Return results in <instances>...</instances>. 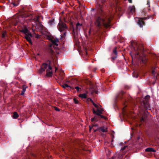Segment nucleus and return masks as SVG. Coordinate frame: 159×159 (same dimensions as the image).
<instances>
[{
  "label": "nucleus",
  "instance_id": "obj_29",
  "mask_svg": "<svg viewBox=\"0 0 159 159\" xmlns=\"http://www.w3.org/2000/svg\"><path fill=\"white\" fill-rule=\"evenodd\" d=\"M88 100H89L90 101L92 102V103H93V101L90 98H89Z\"/></svg>",
  "mask_w": 159,
  "mask_h": 159
},
{
  "label": "nucleus",
  "instance_id": "obj_19",
  "mask_svg": "<svg viewBox=\"0 0 159 159\" xmlns=\"http://www.w3.org/2000/svg\"><path fill=\"white\" fill-rule=\"evenodd\" d=\"M62 87L64 88H66V87H70V86H69L67 84H64L63 85H62Z\"/></svg>",
  "mask_w": 159,
  "mask_h": 159
},
{
  "label": "nucleus",
  "instance_id": "obj_25",
  "mask_svg": "<svg viewBox=\"0 0 159 159\" xmlns=\"http://www.w3.org/2000/svg\"><path fill=\"white\" fill-rule=\"evenodd\" d=\"M95 118H93L91 119V120L92 121H93L94 120H95Z\"/></svg>",
  "mask_w": 159,
  "mask_h": 159
},
{
  "label": "nucleus",
  "instance_id": "obj_10",
  "mask_svg": "<svg viewBox=\"0 0 159 159\" xmlns=\"http://www.w3.org/2000/svg\"><path fill=\"white\" fill-rule=\"evenodd\" d=\"M129 10L132 13H134L135 12V8L134 6H130L129 8Z\"/></svg>",
  "mask_w": 159,
  "mask_h": 159
},
{
  "label": "nucleus",
  "instance_id": "obj_30",
  "mask_svg": "<svg viewBox=\"0 0 159 159\" xmlns=\"http://www.w3.org/2000/svg\"><path fill=\"white\" fill-rule=\"evenodd\" d=\"M95 121H97L98 120H97V118H98L97 116H95L94 117V118H95Z\"/></svg>",
  "mask_w": 159,
  "mask_h": 159
},
{
  "label": "nucleus",
  "instance_id": "obj_35",
  "mask_svg": "<svg viewBox=\"0 0 159 159\" xmlns=\"http://www.w3.org/2000/svg\"><path fill=\"white\" fill-rule=\"evenodd\" d=\"M57 70V68H55V72H56Z\"/></svg>",
  "mask_w": 159,
  "mask_h": 159
},
{
  "label": "nucleus",
  "instance_id": "obj_15",
  "mask_svg": "<svg viewBox=\"0 0 159 159\" xmlns=\"http://www.w3.org/2000/svg\"><path fill=\"white\" fill-rule=\"evenodd\" d=\"M27 88V86H24L23 87V90L21 92V95H24L26 90V89Z\"/></svg>",
  "mask_w": 159,
  "mask_h": 159
},
{
  "label": "nucleus",
  "instance_id": "obj_21",
  "mask_svg": "<svg viewBox=\"0 0 159 159\" xmlns=\"http://www.w3.org/2000/svg\"><path fill=\"white\" fill-rule=\"evenodd\" d=\"M147 5L148 6V7H150V2H149V0H148L147 1Z\"/></svg>",
  "mask_w": 159,
  "mask_h": 159
},
{
  "label": "nucleus",
  "instance_id": "obj_1",
  "mask_svg": "<svg viewBox=\"0 0 159 159\" xmlns=\"http://www.w3.org/2000/svg\"><path fill=\"white\" fill-rule=\"evenodd\" d=\"M45 69H46L47 75L49 77H51L52 75V68L51 66L47 64H43L39 71V73H42Z\"/></svg>",
  "mask_w": 159,
  "mask_h": 159
},
{
  "label": "nucleus",
  "instance_id": "obj_20",
  "mask_svg": "<svg viewBox=\"0 0 159 159\" xmlns=\"http://www.w3.org/2000/svg\"><path fill=\"white\" fill-rule=\"evenodd\" d=\"M74 101L75 104H77L78 103V100L76 98L74 99Z\"/></svg>",
  "mask_w": 159,
  "mask_h": 159
},
{
  "label": "nucleus",
  "instance_id": "obj_13",
  "mask_svg": "<svg viewBox=\"0 0 159 159\" xmlns=\"http://www.w3.org/2000/svg\"><path fill=\"white\" fill-rule=\"evenodd\" d=\"M93 105L97 108V110L98 109L101 110L102 108H100L101 106L99 105V104H95L94 102H93Z\"/></svg>",
  "mask_w": 159,
  "mask_h": 159
},
{
  "label": "nucleus",
  "instance_id": "obj_2",
  "mask_svg": "<svg viewBox=\"0 0 159 159\" xmlns=\"http://www.w3.org/2000/svg\"><path fill=\"white\" fill-rule=\"evenodd\" d=\"M110 20L108 18L105 20L98 17L97 20L96 24L99 27L101 25V24L102 23L106 27H108L110 26Z\"/></svg>",
  "mask_w": 159,
  "mask_h": 159
},
{
  "label": "nucleus",
  "instance_id": "obj_31",
  "mask_svg": "<svg viewBox=\"0 0 159 159\" xmlns=\"http://www.w3.org/2000/svg\"><path fill=\"white\" fill-rule=\"evenodd\" d=\"M128 1L130 3H131L132 2V0H128Z\"/></svg>",
  "mask_w": 159,
  "mask_h": 159
},
{
  "label": "nucleus",
  "instance_id": "obj_33",
  "mask_svg": "<svg viewBox=\"0 0 159 159\" xmlns=\"http://www.w3.org/2000/svg\"><path fill=\"white\" fill-rule=\"evenodd\" d=\"M61 74L63 76V75H64V73H63V72H61Z\"/></svg>",
  "mask_w": 159,
  "mask_h": 159
},
{
  "label": "nucleus",
  "instance_id": "obj_17",
  "mask_svg": "<svg viewBox=\"0 0 159 159\" xmlns=\"http://www.w3.org/2000/svg\"><path fill=\"white\" fill-rule=\"evenodd\" d=\"M7 36L6 34V31H4L2 33V38H4Z\"/></svg>",
  "mask_w": 159,
  "mask_h": 159
},
{
  "label": "nucleus",
  "instance_id": "obj_22",
  "mask_svg": "<svg viewBox=\"0 0 159 159\" xmlns=\"http://www.w3.org/2000/svg\"><path fill=\"white\" fill-rule=\"evenodd\" d=\"M82 25V24H80L79 23H78L76 25V26L78 27L79 26H81Z\"/></svg>",
  "mask_w": 159,
  "mask_h": 159
},
{
  "label": "nucleus",
  "instance_id": "obj_7",
  "mask_svg": "<svg viewBox=\"0 0 159 159\" xmlns=\"http://www.w3.org/2000/svg\"><path fill=\"white\" fill-rule=\"evenodd\" d=\"M25 37L28 41L30 43H32L31 39L32 37V35L30 33L25 35Z\"/></svg>",
  "mask_w": 159,
  "mask_h": 159
},
{
  "label": "nucleus",
  "instance_id": "obj_32",
  "mask_svg": "<svg viewBox=\"0 0 159 159\" xmlns=\"http://www.w3.org/2000/svg\"><path fill=\"white\" fill-rule=\"evenodd\" d=\"M55 110L57 111H59V110L57 108V107H56L55 108Z\"/></svg>",
  "mask_w": 159,
  "mask_h": 159
},
{
  "label": "nucleus",
  "instance_id": "obj_26",
  "mask_svg": "<svg viewBox=\"0 0 159 159\" xmlns=\"http://www.w3.org/2000/svg\"><path fill=\"white\" fill-rule=\"evenodd\" d=\"M126 147H127V146H124V147L123 148H121V150H124L125 148H126Z\"/></svg>",
  "mask_w": 159,
  "mask_h": 159
},
{
  "label": "nucleus",
  "instance_id": "obj_8",
  "mask_svg": "<svg viewBox=\"0 0 159 159\" xmlns=\"http://www.w3.org/2000/svg\"><path fill=\"white\" fill-rule=\"evenodd\" d=\"M145 18H141L139 20L138 25L140 27H142L144 24V23L143 20H145Z\"/></svg>",
  "mask_w": 159,
  "mask_h": 159
},
{
  "label": "nucleus",
  "instance_id": "obj_5",
  "mask_svg": "<svg viewBox=\"0 0 159 159\" xmlns=\"http://www.w3.org/2000/svg\"><path fill=\"white\" fill-rule=\"evenodd\" d=\"M103 111V109H101V110L98 109L96 111H95L94 109H93V112L94 114L98 115L101 118H104V117L102 115H100V114L102 113V112Z\"/></svg>",
  "mask_w": 159,
  "mask_h": 159
},
{
  "label": "nucleus",
  "instance_id": "obj_37",
  "mask_svg": "<svg viewBox=\"0 0 159 159\" xmlns=\"http://www.w3.org/2000/svg\"><path fill=\"white\" fill-rule=\"evenodd\" d=\"M111 159H114V158H113V157H112L111 158Z\"/></svg>",
  "mask_w": 159,
  "mask_h": 159
},
{
  "label": "nucleus",
  "instance_id": "obj_24",
  "mask_svg": "<svg viewBox=\"0 0 159 159\" xmlns=\"http://www.w3.org/2000/svg\"><path fill=\"white\" fill-rule=\"evenodd\" d=\"M12 3L15 6H17L18 5V4H16L14 2H12Z\"/></svg>",
  "mask_w": 159,
  "mask_h": 159
},
{
  "label": "nucleus",
  "instance_id": "obj_6",
  "mask_svg": "<svg viewBox=\"0 0 159 159\" xmlns=\"http://www.w3.org/2000/svg\"><path fill=\"white\" fill-rule=\"evenodd\" d=\"M58 28L59 30L61 31H62L66 29V25L65 24H59Z\"/></svg>",
  "mask_w": 159,
  "mask_h": 159
},
{
  "label": "nucleus",
  "instance_id": "obj_12",
  "mask_svg": "<svg viewBox=\"0 0 159 159\" xmlns=\"http://www.w3.org/2000/svg\"><path fill=\"white\" fill-rule=\"evenodd\" d=\"M146 152H155L156 151L152 148H148L145 149Z\"/></svg>",
  "mask_w": 159,
  "mask_h": 159
},
{
  "label": "nucleus",
  "instance_id": "obj_28",
  "mask_svg": "<svg viewBox=\"0 0 159 159\" xmlns=\"http://www.w3.org/2000/svg\"><path fill=\"white\" fill-rule=\"evenodd\" d=\"M113 52H114L115 54H117V51H116V50H114V51H113Z\"/></svg>",
  "mask_w": 159,
  "mask_h": 159
},
{
  "label": "nucleus",
  "instance_id": "obj_36",
  "mask_svg": "<svg viewBox=\"0 0 159 159\" xmlns=\"http://www.w3.org/2000/svg\"><path fill=\"white\" fill-rule=\"evenodd\" d=\"M95 93H98V92L97 91H95Z\"/></svg>",
  "mask_w": 159,
  "mask_h": 159
},
{
  "label": "nucleus",
  "instance_id": "obj_34",
  "mask_svg": "<svg viewBox=\"0 0 159 159\" xmlns=\"http://www.w3.org/2000/svg\"><path fill=\"white\" fill-rule=\"evenodd\" d=\"M59 79H62L63 78L62 77H60V76L59 77Z\"/></svg>",
  "mask_w": 159,
  "mask_h": 159
},
{
  "label": "nucleus",
  "instance_id": "obj_9",
  "mask_svg": "<svg viewBox=\"0 0 159 159\" xmlns=\"http://www.w3.org/2000/svg\"><path fill=\"white\" fill-rule=\"evenodd\" d=\"M101 130L103 132H106L107 131V127L106 126H103L100 128Z\"/></svg>",
  "mask_w": 159,
  "mask_h": 159
},
{
  "label": "nucleus",
  "instance_id": "obj_16",
  "mask_svg": "<svg viewBox=\"0 0 159 159\" xmlns=\"http://www.w3.org/2000/svg\"><path fill=\"white\" fill-rule=\"evenodd\" d=\"M79 97L81 98H86L87 95L85 93L83 94H80L79 95Z\"/></svg>",
  "mask_w": 159,
  "mask_h": 159
},
{
  "label": "nucleus",
  "instance_id": "obj_3",
  "mask_svg": "<svg viewBox=\"0 0 159 159\" xmlns=\"http://www.w3.org/2000/svg\"><path fill=\"white\" fill-rule=\"evenodd\" d=\"M39 17L37 16L36 18L35 19V25L33 24L32 26L33 27H34L36 29H39L41 27V25L39 21Z\"/></svg>",
  "mask_w": 159,
  "mask_h": 159
},
{
  "label": "nucleus",
  "instance_id": "obj_4",
  "mask_svg": "<svg viewBox=\"0 0 159 159\" xmlns=\"http://www.w3.org/2000/svg\"><path fill=\"white\" fill-rule=\"evenodd\" d=\"M47 39L49 40H51L53 44L57 45V43L59 41L58 39L53 37L51 36H48L47 37Z\"/></svg>",
  "mask_w": 159,
  "mask_h": 159
},
{
  "label": "nucleus",
  "instance_id": "obj_18",
  "mask_svg": "<svg viewBox=\"0 0 159 159\" xmlns=\"http://www.w3.org/2000/svg\"><path fill=\"white\" fill-rule=\"evenodd\" d=\"M54 19H51V20L49 22V24L51 25L54 23Z\"/></svg>",
  "mask_w": 159,
  "mask_h": 159
},
{
  "label": "nucleus",
  "instance_id": "obj_23",
  "mask_svg": "<svg viewBox=\"0 0 159 159\" xmlns=\"http://www.w3.org/2000/svg\"><path fill=\"white\" fill-rule=\"evenodd\" d=\"M75 89H76L77 91H78L79 90L80 88L79 87L77 86L75 87Z\"/></svg>",
  "mask_w": 159,
  "mask_h": 159
},
{
  "label": "nucleus",
  "instance_id": "obj_11",
  "mask_svg": "<svg viewBox=\"0 0 159 159\" xmlns=\"http://www.w3.org/2000/svg\"><path fill=\"white\" fill-rule=\"evenodd\" d=\"M20 31L24 33L25 34V35L30 33L28 32L27 29L25 28L21 30Z\"/></svg>",
  "mask_w": 159,
  "mask_h": 159
},
{
  "label": "nucleus",
  "instance_id": "obj_38",
  "mask_svg": "<svg viewBox=\"0 0 159 159\" xmlns=\"http://www.w3.org/2000/svg\"><path fill=\"white\" fill-rule=\"evenodd\" d=\"M143 120V119L142 118L141 120V121L142 120Z\"/></svg>",
  "mask_w": 159,
  "mask_h": 159
},
{
  "label": "nucleus",
  "instance_id": "obj_14",
  "mask_svg": "<svg viewBox=\"0 0 159 159\" xmlns=\"http://www.w3.org/2000/svg\"><path fill=\"white\" fill-rule=\"evenodd\" d=\"M19 117V115L16 112H14L13 113V117L14 119H16Z\"/></svg>",
  "mask_w": 159,
  "mask_h": 159
},
{
  "label": "nucleus",
  "instance_id": "obj_27",
  "mask_svg": "<svg viewBox=\"0 0 159 159\" xmlns=\"http://www.w3.org/2000/svg\"><path fill=\"white\" fill-rule=\"evenodd\" d=\"M152 73L153 74L155 75V70H153L152 71Z\"/></svg>",
  "mask_w": 159,
  "mask_h": 159
}]
</instances>
